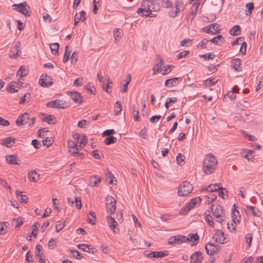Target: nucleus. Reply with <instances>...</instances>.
<instances>
[{
    "label": "nucleus",
    "instance_id": "864d4df0",
    "mask_svg": "<svg viewBox=\"0 0 263 263\" xmlns=\"http://www.w3.org/2000/svg\"><path fill=\"white\" fill-rule=\"evenodd\" d=\"M13 222H15V227L18 228L24 222V220L23 218L21 217L13 219Z\"/></svg>",
    "mask_w": 263,
    "mask_h": 263
},
{
    "label": "nucleus",
    "instance_id": "2eb2a0df",
    "mask_svg": "<svg viewBox=\"0 0 263 263\" xmlns=\"http://www.w3.org/2000/svg\"><path fill=\"white\" fill-rule=\"evenodd\" d=\"M176 10L174 12L172 11L170 16L175 17L179 12L182 11L184 9L183 4L180 2L177 1L175 3Z\"/></svg>",
    "mask_w": 263,
    "mask_h": 263
},
{
    "label": "nucleus",
    "instance_id": "a19ab883",
    "mask_svg": "<svg viewBox=\"0 0 263 263\" xmlns=\"http://www.w3.org/2000/svg\"><path fill=\"white\" fill-rule=\"evenodd\" d=\"M87 142V138L86 136L83 135L80 141L79 142L78 146L79 149H82L84 147Z\"/></svg>",
    "mask_w": 263,
    "mask_h": 263
},
{
    "label": "nucleus",
    "instance_id": "49530a36",
    "mask_svg": "<svg viewBox=\"0 0 263 263\" xmlns=\"http://www.w3.org/2000/svg\"><path fill=\"white\" fill-rule=\"evenodd\" d=\"M122 110V106L120 102H116L115 105L114 112L115 115H118Z\"/></svg>",
    "mask_w": 263,
    "mask_h": 263
},
{
    "label": "nucleus",
    "instance_id": "c756f323",
    "mask_svg": "<svg viewBox=\"0 0 263 263\" xmlns=\"http://www.w3.org/2000/svg\"><path fill=\"white\" fill-rule=\"evenodd\" d=\"M189 238L188 242L189 241H193L192 246H195L197 243V241L199 240V236L197 235V234H189V236H187Z\"/></svg>",
    "mask_w": 263,
    "mask_h": 263
},
{
    "label": "nucleus",
    "instance_id": "c9c22d12",
    "mask_svg": "<svg viewBox=\"0 0 263 263\" xmlns=\"http://www.w3.org/2000/svg\"><path fill=\"white\" fill-rule=\"evenodd\" d=\"M247 209L252 213L253 216L257 217L260 216V211L255 207L248 205L247 206Z\"/></svg>",
    "mask_w": 263,
    "mask_h": 263
},
{
    "label": "nucleus",
    "instance_id": "5fc2aeb1",
    "mask_svg": "<svg viewBox=\"0 0 263 263\" xmlns=\"http://www.w3.org/2000/svg\"><path fill=\"white\" fill-rule=\"evenodd\" d=\"M128 81H126L125 84L123 85V88L121 89V91L123 93L126 92L128 89V85L130 83L132 79L130 74H128Z\"/></svg>",
    "mask_w": 263,
    "mask_h": 263
},
{
    "label": "nucleus",
    "instance_id": "cd10ccee",
    "mask_svg": "<svg viewBox=\"0 0 263 263\" xmlns=\"http://www.w3.org/2000/svg\"><path fill=\"white\" fill-rule=\"evenodd\" d=\"M101 178L96 176H91L89 180V184L93 186H96L100 182Z\"/></svg>",
    "mask_w": 263,
    "mask_h": 263
},
{
    "label": "nucleus",
    "instance_id": "f704fd0d",
    "mask_svg": "<svg viewBox=\"0 0 263 263\" xmlns=\"http://www.w3.org/2000/svg\"><path fill=\"white\" fill-rule=\"evenodd\" d=\"M50 48L52 53L55 55H58L59 45L57 43H51L50 44Z\"/></svg>",
    "mask_w": 263,
    "mask_h": 263
},
{
    "label": "nucleus",
    "instance_id": "4d7b16f0",
    "mask_svg": "<svg viewBox=\"0 0 263 263\" xmlns=\"http://www.w3.org/2000/svg\"><path fill=\"white\" fill-rule=\"evenodd\" d=\"M89 214L91 216V218H88V221L89 223L91 224H95V219H96V215L95 212L90 211L89 212Z\"/></svg>",
    "mask_w": 263,
    "mask_h": 263
},
{
    "label": "nucleus",
    "instance_id": "37998d69",
    "mask_svg": "<svg viewBox=\"0 0 263 263\" xmlns=\"http://www.w3.org/2000/svg\"><path fill=\"white\" fill-rule=\"evenodd\" d=\"M217 82V80L215 78L212 79H207L204 81V84L205 86H211L215 85Z\"/></svg>",
    "mask_w": 263,
    "mask_h": 263
},
{
    "label": "nucleus",
    "instance_id": "58836bf2",
    "mask_svg": "<svg viewBox=\"0 0 263 263\" xmlns=\"http://www.w3.org/2000/svg\"><path fill=\"white\" fill-rule=\"evenodd\" d=\"M31 99V94L29 93H25L24 96L19 101V103L23 104L28 102Z\"/></svg>",
    "mask_w": 263,
    "mask_h": 263
},
{
    "label": "nucleus",
    "instance_id": "69168bd1",
    "mask_svg": "<svg viewBox=\"0 0 263 263\" xmlns=\"http://www.w3.org/2000/svg\"><path fill=\"white\" fill-rule=\"evenodd\" d=\"M176 242L178 243L177 235L170 237L168 240V243L170 245H173Z\"/></svg>",
    "mask_w": 263,
    "mask_h": 263
},
{
    "label": "nucleus",
    "instance_id": "a878e982",
    "mask_svg": "<svg viewBox=\"0 0 263 263\" xmlns=\"http://www.w3.org/2000/svg\"><path fill=\"white\" fill-rule=\"evenodd\" d=\"M15 139L11 137H8L6 138L1 144L2 145H4L7 147H10L12 146V144L14 143Z\"/></svg>",
    "mask_w": 263,
    "mask_h": 263
},
{
    "label": "nucleus",
    "instance_id": "052dcab7",
    "mask_svg": "<svg viewBox=\"0 0 263 263\" xmlns=\"http://www.w3.org/2000/svg\"><path fill=\"white\" fill-rule=\"evenodd\" d=\"M209 40L207 39H204L201 42H200L198 45H197V47L201 49H204L206 47V45L208 43Z\"/></svg>",
    "mask_w": 263,
    "mask_h": 263
},
{
    "label": "nucleus",
    "instance_id": "680f3d73",
    "mask_svg": "<svg viewBox=\"0 0 263 263\" xmlns=\"http://www.w3.org/2000/svg\"><path fill=\"white\" fill-rule=\"evenodd\" d=\"M134 115V119L135 121H137L139 120V111L136 108L135 106H133V112Z\"/></svg>",
    "mask_w": 263,
    "mask_h": 263
},
{
    "label": "nucleus",
    "instance_id": "473e14b6",
    "mask_svg": "<svg viewBox=\"0 0 263 263\" xmlns=\"http://www.w3.org/2000/svg\"><path fill=\"white\" fill-rule=\"evenodd\" d=\"M42 247L40 245H37L35 247V255L37 257H41L42 253H41V250ZM40 260L42 263H45V261L41 258H40Z\"/></svg>",
    "mask_w": 263,
    "mask_h": 263
},
{
    "label": "nucleus",
    "instance_id": "6ab92c4d",
    "mask_svg": "<svg viewBox=\"0 0 263 263\" xmlns=\"http://www.w3.org/2000/svg\"><path fill=\"white\" fill-rule=\"evenodd\" d=\"M86 18V12L82 10L80 13L79 16H78L77 14L75 15L74 19V26H77L80 21L84 22L85 21Z\"/></svg>",
    "mask_w": 263,
    "mask_h": 263
},
{
    "label": "nucleus",
    "instance_id": "c03bdc74",
    "mask_svg": "<svg viewBox=\"0 0 263 263\" xmlns=\"http://www.w3.org/2000/svg\"><path fill=\"white\" fill-rule=\"evenodd\" d=\"M53 119L54 117L52 115H49L43 117L42 121L47 122L49 124H54V122H53Z\"/></svg>",
    "mask_w": 263,
    "mask_h": 263
},
{
    "label": "nucleus",
    "instance_id": "0eeeda50",
    "mask_svg": "<svg viewBox=\"0 0 263 263\" xmlns=\"http://www.w3.org/2000/svg\"><path fill=\"white\" fill-rule=\"evenodd\" d=\"M213 238L216 242H218L220 244H223L226 242V238L224 233L219 230L216 231L213 237Z\"/></svg>",
    "mask_w": 263,
    "mask_h": 263
},
{
    "label": "nucleus",
    "instance_id": "f3484780",
    "mask_svg": "<svg viewBox=\"0 0 263 263\" xmlns=\"http://www.w3.org/2000/svg\"><path fill=\"white\" fill-rule=\"evenodd\" d=\"M69 95L70 96L71 99L75 102L80 103L82 102V97L81 94L77 91L69 92Z\"/></svg>",
    "mask_w": 263,
    "mask_h": 263
},
{
    "label": "nucleus",
    "instance_id": "79ce46f5",
    "mask_svg": "<svg viewBox=\"0 0 263 263\" xmlns=\"http://www.w3.org/2000/svg\"><path fill=\"white\" fill-rule=\"evenodd\" d=\"M15 82H11L9 85L8 91L10 93H14L18 91L17 86L15 85Z\"/></svg>",
    "mask_w": 263,
    "mask_h": 263
},
{
    "label": "nucleus",
    "instance_id": "a18cd8bd",
    "mask_svg": "<svg viewBox=\"0 0 263 263\" xmlns=\"http://www.w3.org/2000/svg\"><path fill=\"white\" fill-rule=\"evenodd\" d=\"M217 197L215 195H212L211 197L209 196H205V203L206 204H210L213 203L216 199Z\"/></svg>",
    "mask_w": 263,
    "mask_h": 263
},
{
    "label": "nucleus",
    "instance_id": "338daca9",
    "mask_svg": "<svg viewBox=\"0 0 263 263\" xmlns=\"http://www.w3.org/2000/svg\"><path fill=\"white\" fill-rule=\"evenodd\" d=\"M72 255L74 257L78 259H80L83 258V256L81 255L80 253L77 250H72Z\"/></svg>",
    "mask_w": 263,
    "mask_h": 263
},
{
    "label": "nucleus",
    "instance_id": "f257e3e1",
    "mask_svg": "<svg viewBox=\"0 0 263 263\" xmlns=\"http://www.w3.org/2000/svg\"><path fill=\"white\" fill-rule=\"evenodd\" d=\"M203 169L206 174L212 173L217 165V161L213 154L207 155L204 159Z\"/></svg>",
    "mask_w": 263,
    "mask_h": 263
},
{
    "label": "nucleus",
    "instance_id": "4468645a",
    "mask_svg": "<svg viewBox=\"0 0 263 263\" xmlns=\"http://www.w3.org/2000/svg\"><path fill=\"white\" fill-rule=\"evenodd\" d=\"M202 254L200 252H195L191 256V263H200L202 260Z\"/></svg>",
    "mask_w": 263,
    "mask_h": 263
},
{
    "label": "nucleus",
    "instance_id": "8fccbe9b",
    "mask_svg": "<svg viewBox=\"0 0 263 263\" xmlns=\"http://www.w3.org/2000/svg\"><path fill=\"white\" fill-rule=\"evenodd\" d=\"M239 214V212L235 210H234L232 213V218L233 219V221L234 223H236L237 222H239L240 217H238L237 215Z\"/></svg>",
    "mask_w": 263,
    "mask_h": 263
},
{
    "label": "nucleus",
    "instance_id": "72a5a7b5",
    "mask_svg": "<svg viewBox=\"0 0 263 263\" xmlns=\"http://www.w3.org/2000/svg\"><path fill=\"white\" fill-rule=\"evenodd\" d=\"M28 71L26 70L24 66H22L17 72V76L21 78L27 76Z\"/></svg>",
    "mask_w": 263,
    "mask_h": 263
},
{
    "label": "nucleus",
    "instance_id": "f03ea898",
    "mask_svg": "<svg viewBox=\"0 0 263 263\" xmlns=\"http://www.w3.org/2000/svg\"><path fill=\"white\" fill-rule=\"evenodd\" d=\"M213 216L217 219L218 222L222 223L225 220L226 213L219 204H213L211 208Z\"/></svg>",
    "mask_w": 263,
    "mask_h": 263
},
{
    "label": "nucleus",
    "instance_id": "3c124183",
    "mask_svg": "<svg viewBox=\"0 0 263 263\" xmlns=\"http://www.w3.org/2000/svg\"><path fill=\"white\" fill-rule=\"evenodd\" d=\"M192 40L189 39H186L182 40L180 42L181 46H190L192 45Z\"/></svg>",
    "mask_w": 263,
    "mask_h": 263
},
{
    "label": "nucleus",
    "instance_id": "393cba45",
    "mask_svg": "<svg viewBox=\"0 0 263 263\" xmlns=\"http://www.w3.org/2000/svg\"><path fill=\"white\" fill-rule=\"evenodd\" d=\"M211 43L216 45H221L224 42V37L221 35H218L209 40Z\"/></svg>",
    "mask_w": 263,
    "mask_h": 263
},
{
    "label": "nucleus",
    "instance_id": "6e6552de",
    "mask_svg": "<svg viewBox=\"0 0 263 263\" xmlns=\"http://www.w3.org/2000/svg\"><path fill=\"white\" fill-rule=\"evenodd\" d=\"M137 13L140 16L143 17H154L156 16L155 14L149 12V8L145 6H142L141 8H139L137 10Z\"/></svg>",
    "mask_w": 263,
    "mask_h": 263
},
{
    "label": "nucleus",
    "instance_id": "a211bd4d",
    "mask_svg": "<svg viewBox=\"0 0 263 263\" xmlns=\"http://www.w3.org/2000/svg\"><path fill=\"white\" fill-rule=\"evenodd\" d=\"M222 187H219L218 184H214L213 185L211 184L208 187H203L201 190V192H204L205 191L209 192H213L216 191L217 190H222Z\"/></svg>",
    "mask_w": 263,
    "mask_h": 263
},
{
    "label": "nucleus",
    "instance_id": "c85d7f7f",
    "mask_svg": "<svg viewBox=\"0 0 263 263\" xmlns=\"http://www.w3.org/2000/svg\"><path fill=\"white\" fill-rule=\"evenodd\" d=\"M16 196L17 197V199L18 201H20L21 203H26L27 202L28 198L26 195H23L22 194V192H20L19 191H16Z\"/></svg>",
    "mask_w": 263,
    "mask_h": 263
},
{
    "label": "nucleus",
    "instance_id": "bf43d9fd",
    "mask_svg": "<svg viewBox=\"0 0 263 263\" xmlns=\"http://www.w3.org/2000/svg\"><path fill=\"white\" fill-rule=\"evenodd\" d=\"M167 255L168 252L167 251L156 252V258L163 257L166 256Z\"/></svg>",
    "mask_w": 263,
    "mask_h": 263
},
{
    "label": "nucleus",
    "instance_id": "2f4dec72",
    "mask_svg": "<svg viewBox=\"0 0 263 263\" xmlns=\"http://www.w3.org/2000/svg\"><path fill=\"white\" fill-rule=\"evenodd\" d=\"M70 53H71V50L69 49V46L68 45H67L65 47V52H64L63 59V62L64 63H66L68 61Z\"/></svg>",
    "mask_w": 263,
    "mask_h": 263
},
{
    "label": "nucleus",
    "instance_id": "13d9d810",
    "mask_svg": "<svg viewBox=\"0 0 263 263\" xmlns=\"http://www.w3.org/2000/svg\"><path fill=\"white\" fill-rule=\"evenodd\" d=\"M184 157H185L184 156H183V155H182L180 153H179L177 155V156H176V161L177 162V163L179 165H182V163L183 162Z\"/></svg>",
    "mask_w": 263,
    "mask_h": 263
},
{
    "label": "nucleus",
    "instance_id": "de8ad7c7",
    "mask_svg": "<svg viewBox=\"0 0 263 263\" xmlns=\"http://www.w3.org/2000/svg\"><path fill=\"white\" fill-rule=\"evenodd\" d=\"M114 36L115 38V42L116 43H117L118 39H120L122 37L120 30L119 29H115L114 32Z\"/></svg>",
    "mask_w": 263,
    "mask_h": 263
},
{
    "label": "nucleus",
    "instance_id": "e433bc0d",
    "mask_svg": "<svg viewBox=\"0 0 263 263\" xmlns=\"http://www.w3.org/2000/svg\"><path fill=\"white\" fill-rule=\"evenodd\" d=\"M232 66L236 71H239V68L240 65V59H234L232 62Z\"/></svg>",
    "mask_w": 263,
    "mask_h": 263
},
{
    "label": "nucleus",
    "instance_id": "7c9ffc66",
    "mask_svg": "<svg viewBox=\"0 0 263 263\" xmlns=\"http://www.w3.org/2000/svg\"><path fill=\"white\" fill-rule=\"evenodd\" d=\"M230 33L232 35L237 36L240 33V28L238 25L234 26L230 30Z\"/></svg>",
    "mask_w": 263,
    "mask_h": 263
},
{
    "label": "nucleus",
    "instance_id": "dca6fc26",
    "mask_svg": "<svg viewBox=\"0 0 263 263\" xmlns=\"http://www.w3.org/2000/svg\"><path fill=\"white\" fill-rule=\"evenodd\" d=\"M205 32L208 33H211L212 34H215L217 33L220 32V29L219 25L216 24H211L209 28L205 31Z\"/></svg>",
    "mask_w": 263,
    "mask_h": 263
},
{
    "label": "nucleus",
    "instance_id": "20e7f679",
    "mask_svg": "<svg viewBox=\"0 0 263 263\" xmlns=\"http://www.w3.org/2000/svg\"><path fill=\"white\" fill-rule=\"evenodd\" d=\"M106 211L108 214H112L115 213L116 210V201L110 196H107L106 198Z\"/></svg>",
    "mask_w": 263,
    "mask_h": 263
},
{
    "label": "nucleus",
    "instance_id": "ddd939ff",
    "mask_svg": "<svg viewBox=\"0 0 263 263\" xmlns=\"http://www.w3.org/2000/svg\"><path fill=\"white\" fill-rule=\"evenodd\" d=\"M20 43H17L15 45L14 47L10 51L9 57L11 58L15 59L20 56Z\"/></svg>",
    "mask_w": 263,
    "mask_h": 263
},
{
    "label": "nucleus",
    "instance_id": "9b49d317",
    "mask_svg": "<svg viewBox=\"0 0 263 263\" xmlns=\"http://www.w3.org/2000/svg\"><path fill=\"white\" fill-rule=\"evenodd\" d=\"M29 115L27 113H24L21 116H19L16 120V124L18 126L23 125L29 123Z\"/></svg>",
    "mask_w": 263,
    "mask_h": 263
},
{
    "label": "nucleus",
    "instance_id": "bb28decb",
    "mask_svg": "<svg viewBox=\"0 0 263 263\" xmlns=\"http://www.w3.org/2000/svg\"><path fill=\"white\" fill-rule=\"evenodd\" d=\"M198 9V5L195 6L194 9L192 10L191 12H190L185 17L187 22L192 21L194 18L195 16L196 15Z\"/></svg>",
    "mask_w": 263,
    "mask_h": 263
},
{
    "label": "nucleus",
    "instance_id": "9d476101",
    "mask_svg": "<svg viewBox=\"0 0 263 263\" xmlns=\"http://www.w3.org/2000/svg\"><path fill=\"white\" fill-rule=\"evenodd\" d=\"M141 6H145L149 8V12H157L159 10V6L151 1L145 0L142 4Z\"/></svg>",
    "mask_w": 263,
    "mask_h": 263
},
{
    "label": "nucleus",
    "instance_id": "39448f33",
    "mask_svg": "<svg viewBox=\"0 0 263 263\" xmlns=\"http://www.w3.org/2000/svg\"><path fill=\"white\" fill-rule=\"evenodd\" d=\"M27 3L23 2L19 4H13L12 7H14V9L24 14L26 16H30L31 15V12L29 11L27 8Z\"/></svg>",
    "mask_w": 263,
    "mask_h": 263
},
{
    "label": "nucleus",
    "instance_id": "0e129e2a",
    "mask_svg": "<svg viewBox=\"0 0 263 263\" xmlns=\"http://www.w3.org/2000/svg\"><path fill=\"white\" fill-rule=\"evenodd\" d=\"M178 243L188 242L189 238L187 236L183 235H177Z\"/></svg>",
    "mask_w": 263,
    "mask_h": 263
},
{
    "label": "nucleus",
    "instance_id": "aec40b11",
    "mask_svg": "<svg viewBox=\"0 0 263 263\" xmlns=\"http://www.w3.org/2000/svg\"><path fill=\"white\" fill-rule=\"evenodd\" d=\"M179 78L175 77L167 79L165 81L164 85L166 87H171L177 85L179 83Z\"/></svg>",
    "mask_w": 263,
    "mask_h": 263
},
{
    "label": "nucleus",
    "instance_id": "4c0bfd02",
    "mask_svg": "<svg viewBox=\"0 0 263 263\" xmlns=\"http://www.w3.org/2000/svg\"><path fill=\"white\" fill-rule=\"evenodd\" d=\"M77 247L79 249L87 252H90V250L93 249L91 246L85 244H79Z\"/></svg>",
    "mask_w": 263,
    "mask_h": 263
},
{
    "label": "nucleus",
    "instance_id": "f8f14e48",
    "mask_svg": "<svg viewBox=\"0 0 263 263\" xmlns=\"http://www.w3.org/2000/svg\"><path fill=\"white\" fill-rule=\"evenodd\" d=\"M42 75L39 80V83L43 87H48L52 84V79L49 76H46L45 78Z\"/></svg>",
    "mask_w": 263,
    "mask_h": 263
},
{
    "label": "nucleus",
    "instance_id": "b1692460",
    "mask_svg": "<svg viewBox=\"0 0 263 263\" xmlns=\"http://www.w3.org/2000/svg\"><path fill=\"white\" fill-rule=\"evenodd\" d=\"M201 199L200 197H196L192 199L189 203V207H187L186 212H188L191 209L194 208L195 206L199 205L200 203Z\"/></svg>",
    "mask_w": 263,
    "mask_h": 263
},
{
    "label": "nucleus",
    "instance_id": "423d86ee",
    "mask_svg": "<svg viewBox=\"0 0 263 263\" xmlns=\"http://www.w3.org/2000/svg\"><path fill=\"white\" fill-rule=\"evenodd\" d=\"M205 249L208 254L210 255H214L219 251L220 246L209 242L206 244Z\"/></svg>",
    "mask_w": 263,
    "mask_h": 263
},
{
    "label": "nucleus",
    "instance_id": "09e8293b",
    "mask_svg": "<svg viewBox=\"0 0 263 263\" xmlns=\"http://www.w3.org/2000/svg\"><path fill=\"white\" fill-rule=\"evenodd\" d=\"M117 141V138L115 137H114V136H110L108 138H107L105 141H104V143L106 144V145H110L112 143H114L116 142V141Z\"/></svg>",
    "mask_w": 263,
    "mask_h": 263
},
{
    "label": "nucleus",
    "instance_id": "ea45409f",
    "mask_svg": "<svg viewBox=\"0 0 263 263\" xmlns=\"http://www.w3.org/2000/svg\"><path fill=\"white\" fill-rule=\"evenodd\" d=\"M6 160L7 162L10 164H18L16 161V157L14 155L7 156Z\"/></svg>",
    "mask_w": 263,
    "mask_h": 263
},
{
    "label": "nucleus",
    "instance_id": "412c9836",
    "mask_svg": "<svg viewBox=\"0 0 263 263\" xmlns=\"http://www.w3.org/2000/svg\"><path fill=\"white\" fill-rule=\"evenodd\" d=\"M28 178L30 181L37 182L40 179V175L35 171H32L28 173Z\"/></svg>",
    "mask_w": 263,
    "mask_h": 263
},
{
    "label": "nucleus",
    "instance_id": "7ed1b4c3",
    "mask_svg": "<svg viewBox=\"0 0 263 263\" xmlns=\"http://www.w3.org/2000/svg\"><path fill=\"white\" fill-rule=\"evenodd\" d=\"M193 189L192 184L187 181H184L178 188V194L180 196H186L190 194Z\"/></svg>",
    "mask_w": 263,
    "mask_h": 263
},
{
    "label": "nucleus",
    "instance_id": "6e6d98bb",
    "mask_svg": "<svg viewBox=\"0 0 263 263\" xmlns=\"http://www.w3.org/2000/svg\"><path fill=\"white\" fill-rule=\"evenodd\" d=\"M68 147L70 148H76V150L80 149L78 146V144L76 143L74 141L71 140L68 141Z\"/></svg>",
    "mask_w": 263,
    "mask_h": 263
},
{
    "label": "nucleus",
    "instance_id": "774afa93",
    "mask_svg": "<svg viewBox=\"0 0 263 263\" xmlns=\"http://www.w3.org/2000/svg\"><path fill=\"white\" fill-rule=\"evenodd\" d=\"M245 238L246 239V242L248 243V247H250L251 245L252 240V235L251 234H247Z\"/></svg>",
    "mask_w": 263,
    "mask_h": 263
},
{
    "label": "nucleus",
    "instance_id": "603ef678",
    "mask_svg": "<svg viewBox=\"0 0 263 263\" xmlns=\"http://www.w3.org/2000/svg\"><path fill=\"white\" fill-rule=\"evenodd\" d=\"M40 224L39 222H35L32 225V235L34 237L36 236V232L40 227Z\"/></svg>",
    "mask_w": 263,
    "mask_h": 263
},
{
    "label": "nucleus",
    "instance_id": "4be33fe9",
    "mask_svg": "<svg viewBox=\"0 0 263 263\" xmlns=\"http://www.w3.org/2000/svg\"><path fill=\"white\" fill-rule=\"evenodd\" d=\"M107 221L110 229L113 230L115 233H116L115 228L118 223L115 218L110 216H108L107 217Z\"/></svg>",
    "mask_w": 263,
    "mask_h": 263
},
{
    "label": "nucleus",
    "instance_id": "e2e57ef3",
    "mask_svg": "<svg viewBox=\"0 0 263 263\" xmlns=\"http://www.w3.org/2000/svg\"><path fill=\"white\" fill-rule=\"evenodd\" d=\"M205 220L210 226L214 227V222H213L212 217L210 214L206 215Z\"/></svg>",
    "mask_w": 263,
    "mask_h": 263
},
{
    "label": "nucleus",
    "instance_id": "5701e85b",
    "mask_svg": "<svg viewBox=\"0 0 263 263\" xmlns=\"http://www.w3.org/2000/svg\"><path fill=\"white\" fill-rule=\"evenodd\" d=\"M159 62L156 64L153 69V73L154 74H157V73L160 72L161 71L162 67L163 64V60L162 59L159 57Z\"/></svg>",
    "mask_w": 263,
    "mask_h": 263
},
{
    "label": "nucleus",
    "instance_id": "1a4fd4ad",
    "mask_svg": "<svg viewBox=\"0 0 263 263\" xmlns=\"http://www.w3.org/2000/svg\"><path fill=\"white\" fill-rule=\"evenodd\" d=\"M46 106L48 107L57 108H65L66 107V103L60 100L51 101L47 103Z\"/></svg>",
    "mask_w": 263,
    "mask_h": 263
}]
</instances>
